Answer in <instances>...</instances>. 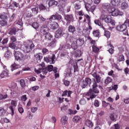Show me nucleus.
I'll list each match as a JSON object with an SVG mask.
<instances>
[{
  "mask_svg": "<svg viewBox=\"0 0 129 129\" xmlns=\"http://www.w3.org/2000/svg\"><path fill=\"white\" fill-rule=\"evenodd\" d=\"M91 75L94 77L92 81V89L89 90V91L86 94V96H90V97H87V100H90V99H93L95 98L97 95V93H99V90L97 89L98 85L97 84L101 82V77L96 73H92Z\"/></svg>",
  "mask_w": 129,
  "mask_h": 129,
  "instance_id": "f257e3e1",
  "label": "nucleus"
},
{
  "mask_svg": "<svg viewBox=\"0 0 129 129\" xmlns=\"http://www.w3.org/2000/svg\"><path fill=\"white\" fill-rule=\"evenodd\" d=\"M38 70H37L36 69H34L35 72L36 73H37V74H39L40 73H42V74H47L48 72H51L53 71V66L52 65H48L47 66V67L45 68L46 65L44 62H42L41 64H39L38 66Z\"/></svg>",
  "mask_w": 129,
  "mask_h": 129,
  "instance_id": "f03ea898",
  "label": "nucleus"
},
{
  "mask_svg": "<svg viewBox=\"0 0 129 129\" xmlns=\"http://www.w3.org/2000/svg\"><path fill=\"white\" fill-rule=\"evenodd\" d=\"M14 55L16 61L30 60L31 59V55L30 54L24 55V53H22L21 52L16 51V50H14Z\"/></svg>",
  "mask_w": 129,
  "mask_h": 129,
  "instance_id": "7ed1b4c3",
  "label": "nucleus"
},
{
  "mask_svg": "<svg viewBox=\"0 0 129 129\" xmlns=\"http://www.w3.org/2000/svg\"><path fill=\"white\" fill-rule=\"evenodd\" d=\"M34 48H35V44L32 41L25 43L23 46V50L24 53H30Z\"/></svg>",
  "mask_w": 129,
  "mask_h": 129,
  "instance_id": "20e7f679",
  "label": "nucleus"
},
{
  "mask_svg": "<svg viewBox=\"0 0 129 129\" xmlns=\"http://www.w3.org/2000/svg\"><path fill=\"white\" fill-rule=\"evenodd\" d=\"M100 20H102V21H105V23H107V24H109L110 23L111 24V25H112V26H114L115 25L114 20H112V17L111 16L102 15Z\"/></svg>",
  "mask_w": 129,
  "mask_h": 129,
  "instance_id": "39448f33",
  "label": "nucleus"
},
{
  "mask_svg": "<svg viewBox=\"0 0 129 129\" xmlns=\"http://www.w3.org/2000/svg\"><path fill=\"white\" fill-rule=\"evenodd\" d=\"M85 1H88V2L85 4V8L87 12H91V13H93V12L95 11L96 7L95 5L91 6V4H92V0Z\"/></svg>",
  "mask_w": 129,
  "mask_h": 129,
  "instance_id": "423d86ee",
  "label": "nucleus"
},
{
  "mask_svg": "<svg viewBox=\"0 0 129 129\" xmlns=\"http://www.w3.org/2000/svg\"><path fill=\"white\" fill-rule=\"evenodd\" d=\"M109 14H111L113 17H117V16H123V12L119 11L118 9L113 7L111 9V12Z\"/></svg>",
  "mask_w": 129,
  "mask_h": 129,
  "instance_id": "0eeeda50",
  "label": "nucleus"
},
{
  "mask_svg": "<svg viewBox=\"0 0 129 129\" xmlns=\"http://www.w3.org/2000/svg\"><path fill=\"white\" fill-rule=\"evenodd\" d=\"M116 29L119 32H123L124 35H127L128 36V33H127V30H126V26L125 24H123L122 25H118Z\"/></svg>",
  "mask_w": 129,
  "mask_h": 129,
  "instance_id": "6e6552de",
  "label": "nucleus"
},
{
  "mask_svg": "<svg viewBox=\"0 0 129 129\" xmlns=\"http://www.w3.org/2000/svg\"><path fill=\"white\" fill-rule=\"evenodd\" d=\"M55 54H52V56H47L44 57V61L46 62V63H50V64H54L55 63Z\"/></svg>",
  "mask_w": 129,
  "mask_h": 129,
  "instance_id": "1a4fd4ad",
  "label": "nucleus"
},
{
  "mask_svg": "<svg viewBox=\"0 0 129 129\" xmlns=\"http://www.w3.org/2000/svg\"><path fill=\"white\" fill-rule=\"evenodd\" d=\"M64 18L67 21V25H69L70 23L74 22V17H73L72 14L64 15Z\"/></svg>",
  "mask_w": 129,
  "mask_h": 129,
  "instance_id": "9d476101",
  "label": "nucleus"
},
{
  "mask_svg": "<svg viewBox=\"0 0 129 129\" xmlns=\"http://www.w3.org/2000/svg\"><path fill=\"white\" fill-rule=\"evenodd\" d=\"M11 104L12 106H10L9 109L11 111V115L13 116H14V114H15V110L14 109V107H16V106L18 105V102H17V101L12 100L11 101Z\"/></svg>",
  "mask_w": 129,
  "mask_h": 129,
  "instance_id": "9b49d317",
  "label": "nucleus"
},
{
  "mask_svg": "<svg viewBox=\"0 0 129 129\" xmlns=\"http://www.w3.org/2000/svg\"><path fill=\"white\" fill-rule=\"evenodd\" d=\"M113 7V6H111V4H110V3H103L102 4L103 10L107 11L108 13L111 12V9H112Z\"/></svg>",
  "mask_w": 129,
  "mask_h": 129,
  "instance_id": "f8f14e48",
  "label": "nucleus"
},
{
  "mask_svg": "<svg viewBox=\"0 0 129 129\" xmlns=\"http://www.w3.org/2000/svg\"><path fill=\"white\" fill-rule=\"evenodd\" d=\"M49 25V28L51 29V30H56V29H58L59 27V24L57 23L56 22H52V20H51V22H48L46 23V26Z\"/></svg>",
  "mask_w": 129,
  "mask_h": 129,
  "instance_id": "ddd939ff",
  "label": "nucleus"
},
{
  "mask_svg": "<svg viewBox=\"0 0 129 129\" xmlns=\"http://www.w3.org/2000/svg\"><path fill=\"white\" fill-rule=\"evenodd\" d=\"M62 19V16L59 14H55L54 15H52V16L47 20L48 23H51V20H57V21H60Z\"/></svg>",
  "mask_w": 129,
  "mask_h": 129,
  "instance_id": "4468645a",
  "label": "nucleus"
},
{
  "mask_svg": "<svg viewBox=\"0 0 129 129\" xmlns=\"http://www.w3.org/2000/svg\"><path fill=\"white\" fill-rule=\"evenodd\" d=\"M91 79L89 78H86L85 80L83 81V83L81 85L82 88H85L87 85H90L92 83Z\"/></svg>",
  "mask_w": 129,
  "mask_h": 129,
  "instance_id": "2eb2a0df",
  "label": "nucleus"
},
{
  "mask_svg": "<svg viewBox=\"0 0 129 129\" xmlns=\"http://www.w3.org/2000/svg\"><path fill=\"white\" fill-rule=\"evenodd\" d=\"M49 30L47 25H43L41 27L40 33L41 35H45L49 33Z\"/></svg>",
  "mask_w": 129,
  "mask_h": 129,
  "instance_id": "dca6fc26",
  "label": "nucleus"
},
{
  "mask_svg": "<svg viewBox=\"0 0 129 129\" xmlns=\"http://www.w3.org/2000/svg\"><path fill=\"white\" fill-rule=\"evenodd\" d=\"M3 50H7L5 54V57L6 59H9V58H11L12 57V52L9 50V48L7 47H5L3 48Z\"/></svg>",
  "mask_w": 129,
  "mask_h": 129,
  "instance_id": "f3484780",
  "label": "nucleus"
},
{
  "mask_svg": "<svg viewBox=\"0 0 129 129\" xmlns=\"http://www.w3.org/2000/svg\"><path fill=\"white\" fill-rule=\"evenodd\" d=\"M34 58L38 63H40L41 60H42V58H43V54H42L41 53H36L34 55Z\"/></svg>",
  "mask_w": 129,
  "mask_h": 129,
  "instance_id": "a211bd4d",
  "label": "nucleus"
},
{
  "mask_svg": "<svg viewBox=\"0 0 129 129\" xmlns=\"http://www.w3.org/2000/svg\"><path fill=\"white\" fill-rule=\"evenodd\" d=\"M74 40L76 41V44L79 46V47L82 46L83 44H84V39H76L75 38H74Z\"/></svg>",
  "mask_w": 129,
  "mask_h": 129,
  "instance_id": "6ab92c4d",
  "label": "nucleus"
},
{
  "mask_svg": "<svg viewBox=\"0 0 129 129\" xmlns=\"http://www.w3.org/2000/svg\"><path fill=\"white\" fill-rule=\"evenodd\" d=\"M63 35V31L61 29L59 28L55 32V37L60 38Z\"/></svg>",
  "mask_w": 129,
  "mask_h": 129,
  "instance_id": "aec40b11",
  "label": "nucleus"
},
{
  "mask_svg": "<svg viewBox=\"0 0 129 129\" xmlns=\"http://www.w3.org/2000/svg\"><path fill=\"white\" fill-rule=\"evenodd\" d=\"M61 122L62 125H65V124H67L68 122V117L66 116H63L61 119Z\"/></svg>",
  "mask_w": 129,
  "mask_h": 129,
  "instance_id": "412c9836",
  "label": "nucleus"
},
{
  "mask_svg": "<svg viewBox=\"0 0 129 129\" xmlns=\"http://www.w3.org/2000/svg\"><path fill=\"white\" fill-rule=\"evenodd\" d=\"M39 8L40 11H45V10L49 9V5H48L47 4H45L44 5L43 4H40L39 5Z\"/></svg>",
  "mask_w": 129,
  "mask_h": 129,
  "instance_id": "4be33fe9",
  "label": "nucleus"
},
{
  "mask_svg": "<svg viewBox=\"0 0 129 129\" xmlns=\"http://www.w3.org/2000/svg\"><path fill=\"white\" fill-rule=\"evenodd\" d=\"M16 32H17V30H16V28L14 27H11L8 30L9 35H16Z\"/></svg>",
  "mask_w": 129,
  "mask_h": 129,
  "instance_id": "5701e85b",
  "label": "nucleus"
},
{
  "mask_svg": "<svg viewBox=\"0 0 129 129\" xmlns=\"http://www.w3.org/2000/svg\"><path fill=\"white\" fill-rule=\"evenodd\" d=\"M68 32L74 34V32H76V28L74 26L70 25L68 27Z\"/></svg>",
  "mask_w": 129,
  "mask_h": 129,
  "instance_id": "b1692460",
  "label": "nucleus"
},
{
  "mask_svg": "<svg viewBox=\"0 0 129 129\" xmlns=\"http://www.w3.org/2000/svg\"><path fill=\"white\" fill-rule=\"evenodd\" d=\"M47 5L49 6V8H50V7H52V6H57V5H58V2L55 0H50Z\"/></svg>",
  "mask_w": 129,
  "mask_h": 129,
  "instance_id": "393cba45",
  "label": "nucleus"
},
{
  "mask_svg": "<svg viewBox=\"0 0 129 129\" xmlns=\"http://www.w3.org/2000/svg\"><path fill=\"white\" fill-rule=\"evenodd\" d=\"M8 76H9L8 72L4 71L0 75V78H5V77H8Z\"/></svg>",
  "mask_w": 129,
  "mask_h": 129,
  "instance_id": "a878e982",
  "label": "nucleus"
},
{
  "mask_svg": "<svg viewBox=\"0 0 129 129\" xmlns=\"http://www.w3.org/2000/svg\"><path fill=\"white\" fill-rule=\"evenodd\" d=\"M85 123H86V126H88V127H92V126H93V123H92V121H91L89 119H87Z\"/></svg>",
  "mask_w": 129,
  "mask_h": 129,
  "instance_id": "bb28decb",
  "label": "nucleus"
},
{
  "mask_svg": "<svg viewBox=\"0 0 129 129\" xmlns=\"http://www.w3.org/2000/svg\"><path fill=\"white\" fill-rule=\"evenodd\" d=\"M31 11L32 12V14H34V15H37L38 13L39 8H38V7H34L31 9Z\"/></svg>",
  "mask_w": 129,
  "mask_h": 129,
  "instance_id": "cd10ccee",
  "label": "nucleus"
},
{
  "mask_svg": "<svg viewBox=\"0 0 129 129\" xmlns=\"http://www.w3.org/2000/svg\"><path fill=\"white\" fill-rule=\"evenodd\" d=\"M111 3L112 6H118L119 4H120V0H111Z\"/></svg>",
  "mask_w": 129,
  "mask_h": 129,
  "instance_id": "c85d7f7f",
  "label": "nucleus"
},
{
  "mask_svg": "<svg viewBox=\"0 0 129 129\" xmlns=\"http://www.w3.org/2000/svg\"><path fill=\"white\" fill-rule=\"evenodd\" d=\"M74 41L72 43V48L73 50H76L78 48V45L76 43L75 40L74 39Z\"/></svg>",
  "mask_w": 129,
  "mask_h": 129,
  "instance_id": "c756f323",
  "label": "nucleus"
},
{
  "mask_svg": "<svg viewBox=\"0 0 129 129\" xmlns=\"http://www.w3.org/2000/svg\"><path fill=\"white\" fill-rule=\"evenodd\" d=\"M18 68H19V66H18L16 63L12 64L11 66V70L12 72L16 70V69H18Z\"/></svg>",
  "mask_w": 129,
  "mask_h": 129,
  "instance_id": "7c9ffc66",
  "label": "nucleus"
},
{
  "mask_svg": "<svg viewBox=\"0 0 129 129\" xmlns=\"http://www.w3.org/2000/svg\"><path fill=\"white\" fill-rule=\"evenodd\" d=\"M45 39V40H48V41H50L52 38H53V36L51 35L50 33H47L46 34L44 35Z\"/></svg>",
  "mask_w": 129,
  "mask_h": 129,
  "instance_id": "2f4dec72",
  "label": "nucleus"
},
{
  "mask_svg": "<svg viewBox=\"0 0 129 129\" xmlns=\"http://www.w3.org/2000/svg\"><path fill=\"white\" fill-rule=\"evenodd\" d=\"M6 19H3L1 21H0V25L2 26V27H5V26H7L8 25V21H7L6 20Z\"/></svg>",
  "mask_w": 129,
  "mask_h": 129,
  "instance_id": "473e14b6",
  "label": "nucleus"
},
{
  "mask_svg": "<svg viewBox=\"0 0 129 129\" xmlns=\"http://www.w3.org/2000/svg\"><path fill=\"white\" fill-rule=\"evenodd\" d=\"M0 19L2 20H7L8 19V14L6 13L0 14Z\"/></svg>",
  "mask_w": 129,
  "mask_h": 129,
  "instance_id": "72a5a7b5",
  "label": "nucleus"
},
{
  "mask_svg": "<svg viewBox=\"0 0 129 129\" xmlns=\"http://www.w3.org/2000/svg\"><path fill=\"white\" fill-rule=\"evenodd\" d=\"M109 117L112 121H116V116H115L114 113H111L109 115Z\"/></svg>",
  "mask_w": 129,
  "mask_h": 129,
  "instance_id": "f704fd0d",
  "label": "nucleus"
},
{
  "mask_svg": "<svg viewBox=\"0 0 129 129\" xmlns=\"http://www.w3.org/2000/svg\"><path fill=\"white\" fill-rule=\"evenodd\" d=\"M92 50L94 53L97 54L99 52V48H98L96 46L93 45L92 46Z\"/></svg>",
  "mask_w": 129,
  "mask_h": 129,
  "instance_id": "c9c22d12",
  "label": "nucleus"
},
{
  "mask_svg": "<svg viewBox=\"0 0 129 129\" xmlns=\"http://www.w3.org/2000/svg\"><path fill=\"white\" fill-rule=\"evenodd\" d=\"M6 114V110L3 107H0V116H5Z\"/></svg>",
  "mask_w": 129,
  "mask_h": 129,
  "instance_id": "e433bc0d",
  "label": "nucleus"
},
{
  "mask_svg": "<svg viewBox=\"0 0 129 129\" xmlns=\"http://www.w3.org/2000/svg\"><path fill=\"white\" fill-rule=\"evenodd\" d=\"M112 81V79L109 77H107L105 80L104 83L105 84H109L110 82Z\"/></svg>",
  "mask_w": 129,
  "mask_h": 129,
  "instance_id": "4c0bfd02",
  "label": "nucleus"
},
{
  "mask_svg": "<svg viewBox=\"0 0 129 129\" xmlns=\"http://www.w3.org/2000/svg\"><path fill=\"white\" fill-rule=\"evenodd\" d=\"M127 7H128V5L125 2H123L121 5V8L122 10H125V9H127Z\"/></svg>",
  "mask_w": 129,
  "mask_h": 129,
  "instance_id": "58836bf2",
  "label": "nucleus"
},
{
  "mask_svg": "<svg viewBox=\"0 0 129 129\" xmlns=\"http://www.w3.org/2000/svg\"><path fill=\"white\" fill-rule=\"evenodd\" d=\"M81 119V117L79 116H75L74 117L73 119V121L74 122H77L78 121H79Z\"/></svg>",
  "mask_w": 129,
  "mask_h": 129,
  "instance_id": "ea45409f",
  "label": "nucleus"
},
{
  "mask_svg": "<svg viewBox=\"0 0 129 129\" xmlns=\"http://www.w3.org/2000/svg\"><path fill=\"white\" fill-rule=\"evenodd\" d=\"M32 27H33L34 29L35 30H37V29H39V24L37 22H34L31 25Z\"/></svg>",
  "mask_w": 129,
  "mask_h": 129,
  "instance_id": "a19ab883",
  "label": "nucleus"
},
{
  "mask_svg": "<svg viewBox=\"0 0 129 129\" xmlns=\"http://www.w3.org/2000/svg\"><path fill=\"white\" fill-rule=\"evenodd\" d=\"M77 113V111L76 110H73L71 109H69V114L72 115V114H76Z\"/></svg>",
  "mask_w": 129,
  "mask_h": 129,
  "instance_id": "79ce46f5",
  "label": "nucleus"
},
{
  "mask_svg": "<svg viewBox=\"0 0 129 129\" xmlns=\"http://www.w3.org/2000/svg\"><path fill=\"white\" fill-rule=\"evenodd\" d=\"M75 56L76 57H80L81 56V50H77L75 52Z\"/></svg>",
  "mask_w": 129,
  "mask_h": 129,
  "instance_id": "37998d69",
  "label": "nucleus"
},
{
  "mask_svg": "<svg viewBox=\"0 0 129 129\" xmlns=\"http://www.w3.org/2000/svg\"><path fill=\"white\" fill-rule=\"evenodd\" d=\"M117 60L119 62H121L122 61H124V56H123V55H120L118 57Z\"/></svg>",
  "mask_w": 129,
  "mask_h": 129,
  "instance_id": "c03bdc74",
  "label": "nucleus"
},
{
  "mask_svg": "<svg viewBox=\"0 0 129 129\" xmlns=\"http://www.w3.org/2000/svg\"><path fill=\"white\" fill-rule=\"evenodd\" d=\"M56 43H57V41L56 39H54L52 41L50 42L49 44V46L50 47H55L56 46Z\"/></svg>",
  "mask_w": 129,
  "mask_h": 129,
  "instance_id": "a18cd8bd",
  "label": "nucleus"
},
{
  "mask_svg": "<svg viewBox=\"0 0 129 129\" xmlns=\"http://www.w3.org/2000/svg\"><path fill=\"white\" fill-rule=\"evenodd\" d=\"M81 9V4L79 3H77L75 5V9L78 10Z\"/></svg>",
  "mask_w": 129,
  "mask_h": 129,
  "instance_id": "49530a36",
  "label": "nucleus"
},
{
  "mask_svg": "<svg viewBox=\"0 0 129 129\" xmlns=\"http://www.w3.org/2000/svg\"><path fill=\"white\" fill-rule=\"evenodd\" d=\"M9 47L12 49H17L18 47L16 46V44L14 43H11L9 44Z\"/></svg>",
  "mask_w": 129,
  "mask_h": 129,
  "instance_id": "de8ad7c7",
  "label": "nucleus"
},
{
  "mask_svg": "<svg viewBox=\"0 0 129 129\" xmlns=\"http://www.w3.org/2000/svg\"><path fill=\"white\" fill-rule=\"evenodd\" d=\"M104 36H105L107 39H109V38H110V32L108 31H105Z\"/></svg>",
  "mask_w": 129,
  "mask_h": 129,
  "instance_id": "09e8293b",
  "label": "nucleus"
},
{
  "mask_svg": "<svg viewBox=\"0 0 129 129\" xmlns=\"http://www.w3.org/2000/svg\"><path fill=\"white\" fill-rule=\"evenodd\" d=\"M103 107H107L110 104L109 103L106 102L105 101H103L102 102Z\"/></svg>",
  "mask_w": 129,
  "mask_h": 129,
  "instance_id": "8fccbe9b",
  "label": "nucleus"
},
{
  "mask_svg": "<svg viewBox=\"0 0 129 129\" xmlns=\"http://www.w3.org/2000/svg\"><path fill=\"white\" fill-rule=\"evenodd\" d=\"M93 35L94 37H98L99 36V31L98 30H94L93 32Z\"/></svg>",
  "mask_w": 129,
  "mask_h": 129,
  "instance_id": "3c124183",
  "label": "nucleus"
},
{
  "mask_svg": "<svg viewBox=\"0 0 129 129\" xmlns=\"http://www.w3.org/2000/svg\"><path fill=\"white\" fill-rule=\"evenodd\" d=\"M8 97L7 94H0V100H2V99H6Z\"/></svg>",
  "mask_w": 129,
  "mask_h": 129,
  "instance_id": "603ef678",
  "label": "nucleus"
},
{
  "mask_svg": "<svg viewBox=\"0 0 129 129\" xmlns=\"http://www.w3.org/2000/svg\"><path fill=\"white\" fill-rule=\"evenodd\" d=\"M74 72H78L79 71V70H78V66L77 65V63H76V65H74Z\"/></svg>",
  "mask_w": 129,
  "mask_h": 129,
  "instance_id": "864d4df0",
  "label": "nucleus"
},
{
  "mask_svg": "<svg viewBox=\"0 0 129 129\" xmlns=\"http://www.w3.org/2000/svg\"><path fill=\"white\" fill-rule=\"evenodd\" d=\"M40 20H41V21H42V22H45V24L47 25V24H48V21L47 20H49V19H45L44 18V17H43V16H41L40 17Z\"/></svg>",
  "mask_w": 129,
  "mask_h": 129,
  "instance_id": "5fc2aeb1",
  "label": "nucleus"
},
{
  "mask_svg": "<svg viewBox=\"0 0 129 129\" xmlns=\"http://www.w3.org/2000/svg\"><path fill=\"white\" fill-rule=\"evenodd\" d=\"M94 104V106H96V107H99V102L98 100H95Z\"/></svg>",
  "mask_w": 129,
  "mask_h": 129,
  "instance_id": "6e6d98bb",
  "label": "nucleus"
},
{
  "mask_svg": "<svg viewBox=\"0 0 129 129\" xmlns=\"http://www.w3.org/2000/svg\"><path fill=\"white\" fill-rule=\"evenodd\" d=\"M94 23L97 26H101V22H100V20H95Z\"/></svg>",
  "mask_w": 129,
  "mask_h": 129,
  "instance_id": "4d7b16f0",
  "label": "nucleus"
},
{
  "mask_svg": "<svg viewBox=\"0 0 129 129\" xmlns=\"http://www.w3.org/2000/svg\"><path fill=\"white\" fill-rule=\"evenodd\" d=\"M12 5L13 6H14L15 8H20V5L16 2H13Z\"/></svg>",
  "mask_w": 129,
  "mask_h": 129,
  "instance_id": "13d9d810",
  "label": "nucleus"
},
{
  "mask_svg": "<svg viewBox=\"0 0 129 129\" xmlns=\"http://www.w3.org/2000/svg\"><path fill=\"white\" fill-rule=\"evenodd\" d=\"M17 24L22 27V26H23V21L22 20V19H19L17 22Z\"/></svg>",
  "mask_w": 129,
  "mask_h": 129,
  "instance_id": "bf43d9fd",
  "label": "nucleus"
},
{
  "mask_svg": "<svg viewBox=\"0 0 129 129\" xmlns=\"http://www.w3.org/2000/svg\"><path fill=\"white\" fill-rule=\"evenodd\" d=\"M123 24L126 26V28L129 27V19H126Z\"/></svg>",
  "mask_w": 129,
  "mask_h": 129,
  "instance_id": "052dcab7",
  "label": "nucleus"
},
{
  "mask_svg": "<svg viewBox=\"0 0 129 129\" xmlns=\"http://www.w3.org/2000/svg\"><path fill=\"white\" fill-rule=\"evenodd\" d=\"M27 95H23V96L21 97V100H22V101H26V100H27Z\"/></svg>",
  "mask_w": 129,
  "mask_h": 129,
  "instance_id": "680f3d73",
  "label": "nucleus"
},
{
  "mask_svg": "<svg viewBox=\"0 0 129 129\" xmlns=\"http://www.w3.org/2000/svg\"><path fill=\"white\" fill-rule=\"evenodd\" d=\"M120 127H119V124L118 123L115 124L113 126V129H119Z\"/></svg>",
  "mask_w": 129,
  "mask_h": 129,
  "instance_id": "e2e57ef3",
  "label": "nucleus"
},
{
  "mask_svg": "<svg viewBox=\"0 0 129 129\" xmlns=\"http://www.w3.org/2000/svg\"><path fill=\"white\" fill-rule=\"evenodd\" d=\"M63 83L65 86H69L70 85V82L67 80L64 81Z\"/></svg>",
  "mask_w": 129,
  "mask_h": 129,
  "instance_id": "0e129e2a",
  "label": "nucleus"
},
{
  "mask_svg": "<svg viewBox=\"0 0 129 129\" xmlns=\"http://www.w3.org/2000/svg\"><path fill=\"white\" fill-rule=\"evenodd\" d=\"M8 42H9V39L8 38H5L3 39L1 43L4 45L5 44H7Z\"/></svg>",
  "mask_w": 129,
  "mask_h": 129,
  "instance_id": "69168bd1",
  "label": "nucleus"
},
{
  "mask_svg": "<svg viewBox=\"0 0 129 129\" xmlns=\"http://www.w3.org/2000/svg\"><path fill=\"white\" fill-rule=\"evenodd\" d=\"M20 85H21L22 87H25V80H20Z\"/></svg>",
  "mask_w": 129,
  "mask_h": 129,
  "instance_id": "338daca9",
  "label": "nucleus"
},
{
  "mask_svg": "<svg viewBox=\"0 0 129 129\" xmlns=\"http://www.w3.org/2000/svg\"><path fill=\"white\" fill-rule=\"evenodd\" d=\"M38 89H39V86H35L32 87V90H33V91H36L38 90Z\"/></svg>",
  "mask_w": 129,
  "mask_h": 129,
  "instance_id": "774afa93",
  "label": "nucleus"
}]
</instances>
